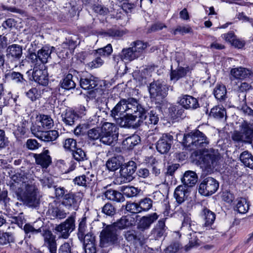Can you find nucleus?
<instances>
[{
  "instance_id": "nucleus-1",
  "label": "nucleus",
  "mask_w": 253,
  "mask_h": 253,
  "mask_svg": "<svg viewBox=\"0 0 253 253\" xmlns=\"http://www.w3.org/2000/svg\"><path fill=\"white\" fill-rule=\"evenodd\" d=\"M12 178L13 182L11 188L21 196L24 203L32 208L39 207L41 196L36 186L28 180L27 177L20 173L14 175Z\"/></svg>"
},
{
  "instance_id": "nucleus-2",
  "label": "nucleus",
  "mask_w": 253,
  "mask_h": 253,
  "mask_svg": "<svg viewBox=\"0 0 253 253\" xmlns=\"http://www.w3.org/2000/svg\"><path fill=\"white\" fill-rule=\"evenodd\" d=\"M87 134L90 140L99 139L100 142L104 145L114 146L118 139V128L114 124L105 122L101 127L89 129Z\"/></svg>"
},
{
  "instance_id": "nucleus-3",
  "label": "nucleus",
  "mask_w": 253,
  "mask_h": 253,
  "mask_svg": "<svg viewBox=\"0 0 253 253\" xmlns=\"http://www.w3.org/2000/svg\"><path fill=\"white\" fill-rule=\"evenodd\" d=\"M183 140L185 146L191 150H201L209 143L207 136L198 130L185 134Z\"/></svg>"
},
{
  "instance_id": "nucleus-4",
  "label": "nucleus",
  "mask_w": 253,
  "mask_h": 253,
  "mask_svg": "<svg viewBox=\"0 0 253 253\" xmlns=\"http://www.w3.org/2000/svg\"><path fill=\"white\" fill-rule=\"evenodd\" d=\"M231 137L234 141L251 144L253 138V125L244 121L240 126V130L234 131Z\"/></svg>"
},
{
  "instance_id": "nucleus-5",
  "label": "nucleus",
  "mask_w": 253,
  "mask_h": 253,
  "mask_svg": "<svg viewBox=\"0 0 253 253\" xmlns=\"http://www.w3.org/2000/svg\"><path fill=\"white\" fill-rule=\"evenodd\" d=\"M202 161L203 167L208 171L213 169L221 159V156L217 150L213 148L204 149L202 151Z\"/></svg>"
},
{
  "instance_id": "nucleus-6",
  "label": "nucleus",
  "mask_w": 253,
  "mask_h": 253,
  "mask_svg": "<svg viewBox=\"0 0 253 253\" xmlns=\"http://www.w3.org/2000/svg\"><path fill=\"white\" fill-rule=\"evenodd\" d=\"M100 246L107 247L114 244L118 240L117 229L112 224L107 225L100 233Z\"/></svg>"
},
{
  "instance_id": "nucleus-7",
  "label": "nucleus",
  "mask_w": 253,
  "mask_h": 253,
  "mask_svg": "<svg viewBox=\"0 0 253 253\" xmlns=\"http://www.w3.org/2000/svg\"><path fill=\"white\" fill-rule=\"evenodd\" d=\"M219 187L218 181L211 177L204 178L199 187V192L202 195L208 196L214 193Z\"/></svg>"
},
{
  "instance_id": "nucleus-8",
  "label": "nucleus",
  "mask_w": 253,
  "mask_h": 253,
  "mask_svg": "<svg viewBox=\"0 0 253 253\" xmlns=\"http://www.w3.org/2000/svg\"><path fill=\"white\" fill-rule=\"evenodd\" d=\"M169 87L172 90V87L166 86L157 81L150 84L149 91L152 98H154L156 100L163 99L167 95Z\"/></svg>"
},
{
  "instance_id": "nucleus-9",
  "label": "nucleus",
  "mask_w": 253,
  "mask_h": 253,
  "mask_svg": "<svg viewBox=\"0 0 253 253\" xmlns=\"http://www.w3.org/2000/svg\"><path fill=\"white\" fill-rule=\"evenodd\" d=\"M75 217L72 215L68 217L64 222L57 225L55 230L60 233V237L67 239L70 234L75 229Z\"/></svg>"
},
{
  "instance_id": "nucleus-10",
  "label": "nucleus",
  "mask_w": 253,
  "mask_h": 253,
  "mask_svg": "<svg viewBox=\"0 0 253 253\" xmlns=\"http://www.w3.org/2000/svg\"><path fill=\"white\" fill-rule=\"evenodd\" d=\"M32 78L34 81L39 84L45 86L48 83L47 70L44 65H40L39 67L35 66L32 73Z\"/></svg>"
},
{
  "instance_id": "nucleus-11",
  "label": "nucleus",
  "mask_w": 253,
  "mask_h": 253,
  "mask_svg": "<svg viewBox=\"0 0 253 253\" xmlns=\"http://www.w3.org/2000/svg\"><path fill=\"white\" fill-rule=\"evenodd\" d=\"M23 54L22 46L13 44L8 46L6 49V57L11 63L16 64L20 62V59Z\"/></svg>"
},
{
  "instance_id": "nucleus-12",
  "label": "nucleus",
  "mask_w": 253,
  "mask_h": 253,
  "mask_svg": "<svg viewBox=\"0 0 253 253\" xmlns=\"http://www.w3.org/2000/svg\"><path fill=\"white\" fill-rule=\"evenodd\" d=\"M136 169V163L132 161H129L125 165L123 166L120 173L124 182H128L133 179V174Z\"/></svg>"
},
{
  "instance_id": "nucleus-13",
  "label": "nucleus",
  "mask_w": 253,
  "mask_h": 253,
  "mask_svg": "<svg viewBox=\"0 0 253 253\" xmlns=\"http://www.w3.org/2000/svg\"><path fill=\"white\" fill-rule=\"evenodd\" d=\"M125 104L127 114L138 115V118L143 117L144 108L139 104L136 99L133 98L126 99Z\"/></svg>"
},
{
  "instance_id": "nucleus-14",
  "label": "nucleus",
  "mask_w": 253,
  "mask_h": 253,
  "mask_svg": "<svg viewBox=\"0 0 253 253\" xmlns=\"http://www.w3.org/2000/svg\"><path fill=\"white\" fill-rule=\"evenodd\" d=\"M173 136L169 134H164L156 144L157 151L161 154H166L170 150L173 143Z\"/></svg>"
},
{
  "instance_id": "nucleus-15",
  "label": "nucleus",
  "mask_w": 253,
  "mask_h": 253,
  "mask_svg": "<svg viewBox=\"0 0 253 253\" xmlns=\"http://www.w3.org/2000/svg\"><path fill=\"white\" fill-rule=\"evenodd\" d=\"M80 201L81 198L79 195L73 193H69L64 195L62 204L68 209L77 211L79 203Z\"/></svg>"
},
{
  "instance_id": "nucleus-16",
  "label": "nucleus",
  "mask_w": 253,
  "mask_h": 253,
  "mask_svg": "<svg viewBox=\"0 0 253 253\" xmlns=\"http://www.w3.org/2000/svg\"><path fill=\"white\" fill-rule=\"evenodd\" d=\"M126 240L131 244L142 245L144 243V237L137 230L130 229L124 232Z\"/></svg>"
},
{
  "instance_id": "nucleus-17",
  "label": "nucleus",
  "mask_w": 253,
  "mask_h": 253,
  "mask_svg": "<svg viewBox=\"0 0 253 253\" xmlns=\"http://www.w3.org/2000/svg\"><path fill=\"white\" fill-rule=\"evenodd\" d=\"M42 235L44 240L43 246L48 249L50 253H56L57 243L55 236L48 230H44Z\"/></svg>"
},
{
  "instance_id": "nucleus-18",
  "label": "nucleus",
  "mask_w": 253,
  "mask_h": 253,
  "mask_svg": "<svg viewBox=\"0 0 253 253\" xmlns=\"http://www.w3.org/2000/svg\"><path fill=\"white\" fill-rule=\"evenodd\" d=\"M158 217L159 215L156 212L142 216L137 223V229L141 231L148 229Z\"/></svg>"
},
{
  "instance_id": "nucleus-19",
  "label": "nucleus",
  "mask_w": 253,
  "mask_h": 253,
  "mask_svg": "<svg viewBox=\"0 0 253 253\" xmlns=\"http://www.w3.org/2000/svg\"><path fill=\"white\" fill-rule=\"evenodd\" d=\"M138 118V115L135 114H128L126 113V115H124L121 118L116 121V122L122 127H135L137 126L135 123L136 119Z\"/></svg>"
},
{
  "instance_id": "nucleus-20",
  "label": "nucleus",
  "mask_w": 253,
  "mask_h": 253,
  "mask_svg": "<svg viewBox=\"0 0 253 253\" xmlns=\"http://www.w3.org/2000/svg\"><path fill=\"white\" fill-rule=\"evenodd\" d=\"M49 153L48 150H45L41 154H34V157L36 164L41 165L43 168H47L51 163Z\"/></svg>"
},
{
  "instance_id": "nucleus-21",
  "label": "nucleus",
  "mask_w": 253,
  "mask_h": 253,
  "mask_svg": "<svg viewBox=\"0 0 253 253\" xmlns=\"http://www.w3.org/2000/svg\"><path fill=\"white\" fill-rule=\"evenodd\" d=\"M166 218H163L158 221L151 231V235L156 240H159L165 235L167 227L165 225Z\"/></svg>"
},
{
  "instance_id": "nucleus-22",
  "label": "nucleus",
  "mask_w": 253,
  "mask_h": 253,
  "mask_svg": "<svg viewBox=\"0 0 253 253\" xmlns=\"http://www.w3.org/2000/svg\"><path fill=\"white\" fill-rule=\"evenodd\" d=\"M237 94L238 97L237 108L245 114L253 117V110L247 105L246 93L242 92Z\"/></svg>"
},
{
  "instance_id": "nucleus-23",
  "label": "nucleus",
  "mask_w": 253,
  "mask_h": 253,
  "mask_svg": "<svg viewBox=\"0 0 253 253\" xmlns=\"http://www.w3.org/2000/svg\"><path fill=\"white\" fill-rule=\"evenodd\" d=\"M201 215L204 221L203 226L210 228L215 219V214L207 208H204L201 213Z\"/></svg>"
},
{
  "instance_id": "nucleus-24",
  "label": "nucleus",
  "mask_w": 253,
  "mask_h": 253,
  "mask_svg": "<svg viewBox=\"0 0 253 253\" xmlns=\"http://www.w3.org/2000/svg\"><path fill=\"white\" fill-rule=\"evenodd\" d=\"M135 224V219L131 215L122 216L117 222L112 224L114 227L119 229H123L132 226Z\"/></svg>"
},
{
  "instance_id": "nucleus-25",
  "label": "nucleus",
  "mask_w": 253,
  "mask_h": 253,
  "mask_svg": "<svg viewBox=\"0 0 253 253\" xmlns=\"http://www.w3.org/2000/svg\"><path fill=\"white\" fill-rule=\"evenodd\" d=\"M180 104L187 109H195L199 105L196 98L190 95H184L180 100Z\"/></svg>"
},
{
  "instance_id": "nucleus-26",
  "label": "nucleus",
  "mask_w": 253,
  "mask_h": 253,
  "mask_svg": "<svg viewBox=\"0 0 253 253\" xmlns=\"http://www.w3.org/2000/svg\"><path fill=\"white\" fill-rule=\"evenodd\" d=\"M125 103L126 99H121L111 111V116L116 121L124 116V113L126 112Z\"/></svg>"
},
{
  "instance_id": "nucleus-27",
  "label": "nucleus",
  "mask_w": 253,
  "mask_h": 253,
  "mask_svg": "<svg viewBox=\"0 0 253 253\" xmlns=\"http://www.w3.org/2000/svg\"><path fill=\"white\" fill-rule=\"evenodd\" d=\"M63 122L68 126H73L78 119V115L71 109H66L61 114Z\"/></svg>"
},
{
  "instance_id": "nucleus-28",
  "label": "nucleus",
  "mask_w": 253,
  "mask_h": 253,
  "mask_svg": "<svg viewBox=\"0 0 253 253\" xmlns=\"http://www.w3.org/2000/svg\"><path fill=\"white\" fill-rule=\"evenodd\" d=\"M188 190L186 186L179 185L175 189L174 197L179 204H182L188 197Z\"/></svg>"
},
{
  "instance_id": "nucleus-29",
  "label": "nucleus",
  "mask_w": 253,
  "mask_h": 253,
  "mask_svg": "<svg viewBox=\"0 0 253 253\" xmlns=\"http://www.w3.org/2000/svg\"><path fill=\"white\" fill-rule=\"evenodd\" d=\"M198 176L195 172L191 170L186 171L182 178L184 186L192 187L197 181Z\"/></svg>"
},
{
  "instance_id": "nucleus-30",
  "label": "nucleus",
  "mask_w": 253,
  "mask_h": 253,
  "mask_svg": "<svg viewBox=\"0 0 253 253\" xmlns=\"http://www.w3.org/2000/svg\"><path fill=\"white\" fill-rule=\"evenodd\" d=\"M144 116L142 118H139L138 122H143L145 121V123L147 125L157 124L159 121V118L153 110H152L147 115V111L144 109Z\"/></svg>"
},
{
  "instance_id": "nucleus-31",
  "label": "nucleus",
  "mask_w": 253,
  "mask_h": 253,
  "mask_svg": "<svg viewBox=\"0 0 253 253\" xmlns=\"http://www.w3.org/2000/svg\"><path fill=\"white\" fill-rule=\"evenodd\" d=\"M80 86L84 89H91L97 85V81L95 78L91 75L82 77L80 81Z\"/></svg>"
},
{
  "instance_id": "nucleus-32",
  "label": "nucleus",
  "mask_w": 253,
  "mask_h": 253,
  "mask_svg": "<svg viewBox=\"0 0 253 253\" xmlns=\"http://www.w3.org/2000/svg\"><path fill=\"white\" fill-rule=\"evenodd\" d=\"M130 45L137 58H138L144 52L148 46V43L141 41H136L132 42Z\"/></svg>"
},
{
  "instance_id": "nucleus-33",
  "label": "nucleus",
  "mask_w": 253,
  "mask_h": 253,
  "mask_svg": "<svg viewBox=\"0 0 253 253\" xmlns=\"http://www.w3.org/2000/svg\"><path fill=\"white\" fill-rule=\"evenodd\" d=\"M104 196L108 200L116 202H123L125 200L121 193L112 189L106 190L104 193Z\"/></svg>"
},
{
  "instance_id": "nucleus-34",
  "label": "nucleus",
  "mask_w": 253,
  "mask_h": 253,
  "mask_svg": "<svg viewBox=\"0 0 253 253\" xmlns=\"http://www.w3.org/2000/svg\"><path fill=\"white\" fill-rule=\"evenodd\" d=\"M188 71V68H184L182 67H179L177 69H172V66H171V72L170 73V79L171 81H177L179 79L184 77Z\"/></svg>"
},
{
  "instance_id": "nucleus-35",
  "label": "nucleus",
  "mask_w": 253,
  "mask_h": 253,
  "mask_svg": "<svg viewBox=\"0 0 253 253\" xmlns=\"http://www.w3.org/2000/svg\"><path fill=\"white\" fill-rule=\"evenodd\" d=\"M230 74L235 79H244L248 78L249 70L243 67L235 68L231 70Z\"/></svg>"
},
{
  "instance_id": "nucleus-36",
  "label": "nucleus",
  "mask_w": 253,
  "mask_h": 253,
  "mask_svg": "<svg viewBox=\"0 0 253 253\" xmlns=\"http://www.w3.org/2000/svg\"><path fill=\"white\" fill-rule=\"evenodd\" d=\"M139 141L140 139L137 135H132L126 138L123 141L122 144L125 149L130 150L137 144Z\"/></svg>"
},
{
  "instance_id": "nucleus-37",
  "label": "nucleus",
  "mask_w": 253,
  "mask_h": 253,
  "mask_svg": "<svg viewBox=\"0 0 253 253\" xmlns=\"http://www.w3.org/2000/svg\"><path fill=\"white\" fill-rule=\"evenodd\" d=\"M240 159L246 167L253 169V156L249 151L243 152L240 155Z\"/></svg>"
},
{
  "instance_id": "nucleus-38",
  "label": "nucleus",
  "mask_w": 253,
  "mask_h": 253,
  "mask_svg": "<svg viewBox=\"0 0 253 253\" xmlns=\"http://www.w3.org/2000/svg\"><path fill=\"white\" fill-rule=\"evenodd\" d=\"M58 137V132L57 130H44L40 135L39 139L45 142H49L55 140Z\"/></svg>"
},
{
  "instance_id": "nucleus-39",
  "label": "nucleus",
  "mask_w": 253,
  "mask_h": 253,
  "mask_svg": "<svg viewBox=\"0 0 253 253\" xmlns=\"http://www.w3.org/2000/svg\"><path fill=\"white\" fill-rule=\"evenodd\" d=\"M51 50L47 47H43L38 51V56L41 64L47 63L48 59L50 57Z\"/></svg>"
},
{
  "instance_id": "nucleus-40",
  "label": "nucleus",
  "mask_w": 253,
  "mask_h": 253,
  "mask_svg": "<svg viewBox=\"0 0 253 253\" xmlns=\"http://www.w3.org/2000/svg\"><path fill=\"white\" fill-rule=\"evenodd\" d=\"M77 40L78 38L75 35L66 38L65 41L62 43L61 46L63 48L72 51L77 46Z\"/></svg>"
},
{
  "instance_id": "nucleus-41",
  "label": "nucleus",
  "mask_w": 253,
  "mask_h": 253,
  "mask_svg": "<svg viewBox=\"0 0 253 253\" xmlns=\"http://www.w3.org/2000/svg\"><path fill=\"white\" fill-rule=\"evenodd\" d=\"M249 209V204L245 198H240L238 200L235 210L240 213H246Z\"/></svg>"
},
{
  "instance_id": "nucleus-42",
  "label": "nucleus",
  "mask_w": 253,
  "mask_h": 253,
  "mask_svg": "<svg viewBox=\"0 0 253 253\" xmlns=\"http://www.w3.org/2000/svg\"><path fill=\"white\" fill-rule=\"evenodd\" d=\"M153 203V201L149 198H145L140 200V201L138 203L140 212L149 211L150 209L152 208Z\"/></svg>"
},
{
  "instance_id": "nucleus-43",
  "label": "nucleus",
  "mask_w": 253,
  "mask_h": 253,
  "mask_svg": "<svg viewBox=\"0 0 253 253\" xmlns=\"http://www.w3.org/2000/svg\"><path fill=\"white\" fill-rule=\"evenodd\" d=\"M73 76L71 74H68L63 79L61 84L62 88L66 89H71L75 87L76 84L73 80Z\"/></svg>"
},
{
  "instance_id": "nucleus-44",
  "label": "nucleus",
  "mask_w": 253,
  "mask_h": 253,
  "mask_svg": "<svg viewBox=\"0 0 253 253\" xmlns=\"http://www.w3.org/2000/svg\"><path fill=\"white\" fill-rule=\"evenodd\" d=\"M39 124L45 129H49L53 126V121L50 116L42 115L40 116Z\"/></svg>"
},
{
  "instance_id": "nucleus-45",
  "label": "nucleus",
  "mask_w": 253,
  "mask_h": 253,
  "mask_svg": "<svg viewBox=\"0 0 253 253\" xmlns=\"http://www.w3.org/2000/svg\"><path fill=\"white\" fill-rule=\"evenodd\" d=\"M106 167L110 171H115L121 166V162L117 157H113L109 159L106 164Z\"/></svg>"
},
{
  "instance_id": "nucleus-46",
  "label": "nucleus",
  "mask_w": 253,
  "mask_h": 253,
  "mask_svg": "<svg viewBox=\"0 0 253 253\" xmlns=\"http://www.w3.org/2000/svg\"><path fill=\"white\" fill-rule=\"evenodd\" d=\"M122 58L126 60L131 61L137 58L131 47L124 48L121 52Z\"/></svg>"
},
{
  "instance_id": "nucleus-47",
  "label": "nucleus",
  "mask_w": 253,
  "mask_h": 253,
  "mask_svg": "<svg viewBox=\"0 0 253 253\" xmlns=\"http://www.w3.org/2000/svg\"><path fill=\"white\" fill-rule=\"evenodd\" d=\"M214 94L218 100L223 99L226 95V88L223 84L217 85L214 89Z\"/></svg>"
},
{
  "instance_id": "nucleus-48",
  "label": "nucleus",
  "mask_w": 253,
  "mask_h": 253,
  "mask_svg": "<svg viewBox=\"0 0 253 253\" xmlns=\"http://www.w3.org/2000/svg\"><path fill=\"white\" fill-rule=\"evenodd\" d=\"M226 115L224 108L216 106L211 109L210 116L217 119L223 118Z\"/></svg>"
},
{
  "instance_id": "nucleus-49",
  "label": "nucleus",
  "mask_w": 253,
  "mask_h": 253,
  "mask_svg": "<svg viewBox=\"0 0 253 253\" xmlns=\"http://www.w3.org/2000/svg\"><path fill=\"white\" fill-rule=\"evenodd\" d=\"M189 235L190 238H189V244L185 247V251H189L191 248L198 247L200 245L196 232L191 233Z\"/></svg>"
},
{
  "instance_id": "nucleus-50",
  "label": "nucleus",
  "mask_w": 253,
  "mask_h": 253,
  "mask_svg": "<svg viewBox=\"0 0 253 253\" xmlns=\"http://www.w3.org/2000/svg\"><path fill=\"white\" fill-rule=\"evenodd\" d=\"M86 218L85 217H83L79 225L78 236L81 241L83 240V236L87 233L86 230Z\"/></svg>"
},
{
  "instance_id": "nucleus-51",
  "label": "nucleus",
  "mask_w": 253,
  "mask_h": 253,
  "mask_svg": "<svg viewBox=\"0 0 253 253\" xmlns=\"http://www.w3.org/2000/svg\"><path fill=\"white\" fill-rule=\"evenodd\" d=\"M27 96L32 101L40 98L41 97V91L36 87L30 89L26 93Z\"/></svg>"
},
{
  "instance_id": "nucleus-52",
  "label": "nucleus",
  "mask_w": 253,
  "mask_h": 253,
  "mask_svg": "<svg viewBox=\"0 0 253 253\" xmlns=\"http://www.w3.org/2000/svg\"><path fill=\"white\" fill-rule=\"evenodd\" d=\"M122 191L128 197L136 196L139 193L137 188L133 186H126L122 188Z\"/></svg>"
},
{
  "instance_id": "nucleus-53",
  "label": "nucleus",
  "mask_w": 253,
  "mask_h": 253,
  "mask_svg": "<svg viewBox=\"0 0 253 253\" xmlns=\"http://www.w3.org/2000/svg\"><path fill=\"white\" fill-rule=\"evenodd\" d=\"M102 211L106 215L112 216L116 213V210L112 204L107 203L103 207Z\"/></svg>"
},
{
  "instance_id": "nucleus-54",
  "label": "nucleus",
  "mask_w": 253,
  "mask_h": 253,
  "mask_svg": "<svg viewBox=\"0 0 253 253\" xmlns=\"http://www.w3.org/2000/svg\"><path fill=\"white\" fill-rule=\"evenodd\" d=\"M12 80L17 83L24 84L26 80L24 79L23 76L19 72H12L7 74Z\"/></svg>"
},
{
  "instance_id": "nucleus-55",
  "label": "nucleus",
  "mask_w": 253,
  "mask_h": 253,
  "mask_svg": "<svg viewBox=\"0 0 253 253\" xmlns=\"http://www.w3.org/2000/svg\"><path fill=\"white\" fill-rule=\"evenodd\" d=\"M13 241V238L10 233L7 232L0 233V245H6Z\"/></svg>"
},
{
  "instance_id": "nucleus-56",
  "label": "nucleus",
  "mask_w": 253,
  "mask_h": 253,
  "mask_svg": "<svg viewBox=\"0 0 253 253\" xmlns=\"http://www.w3.org/2000/svg\"><path fill=\"white\" fill-rule=\"evenodd\" d=\"M40 181L43 187L51 188L54 183L53 178L51 176L48 175L40 179Z\"/></svg>"
},
{
  "instance_id": "nucleus-57",
  "label": "nucleus",
  "mask_w": 253,
  "mask_h": 253,
  "mask_svg": "<svg viewBox=\"0 0 253 253\" xmlns=\"http://www.w3.org/2000/svg\"><path fill=\"white\" fill-rule=\"evenodd\" d=\"M72 153L73 157L78 161H84L85 158V154L84 152L81 148H77L76 150H74Z\"/></svg>"
},
{
  "instance_id": "nucleus-58",
  "label": "nucleus",
  "mask_w": 253,
  "mask_h": 253,
  "mask_svg": "<svg viewBox=\"0 0 253 253\" xmlns=\"http://www.w3.org/2000/svg\"><path fill=\"white\" fill-rule=\"evenodd\" d=\"M113 51L111 44H107L103 48H100L96 50V53L101 56H106L111 54Z\"/></svg>"
},
{
  "instance_id": "nucleus-59",
  "label": "nucleus",
  "mask_w": 253,
  "mask_h": 253,
  "mask_svg": "<svg viewBox=\"0 0 253 253\" xmlns=\"http://www.w3.org/2000/svg\"><path fill=\"white\" fill-rule=\"evenodd\" d=\"M77 142L73 138H68L65 140L64 147L65 149L73 151L76 148Z\"/></svg>"
},
{
  "instance_id": "nucleus-60",
  "label": "nucleus",
  "mask_w": 253,
  "mask_h": 253,
  "mask_svg": "<svg viewBox=\"0 0 253 253\" xmlns=\"http://www.w3.org/2000/svg\"><path fill=\"white\" fill-rule=\"evenodd\" d=\"M84 243V246L85 245H88L90 244H95V237L93 235V234L91 233H87L85 234L83 238V240Z\"/></svg>"
},
{
  "instance_id": "nucleus-61",
  "label": "nucleus",
  "mask_w": 253,
  "mask_h": 253,
  "mask_svg": "<svg viewBox=\"0 0 253 253\" xmlns=\"http://www.w3.org/2000/svg\"><path fill=\"white\" fill-rule=\"evenodd\" d=\"M44 129L43 127L40 124L37 125H33L31 127V131L32 133L37 138H39L40 136L42 133Z\"/></svg>"
},
{
  "instance_id": "nucleus-62",
  "label": "nucleus",
  "mask_w": 253,
  "mask_h": 253,
  "mask_svg": "<svg viewBox=\"0 0 253 253\" xmlns=\"http://www.w3.org/2000/svg\"><path fill=\"white\" fill-rule=\"evenodd\" d=\"M126 209L131 213H140L138 203H128L126 205Z\"/></svg>"
},
{
  "instance_id": "nucleus-63",
  "label": "nucleus",
  "mask_w": 253,
  "mask_h": 253,
  "mask_svg": "<svg viewBox=\"0 0 253 253\" xmlns=\"http://www.w3.org/2000/svg\"><path fill=\"white\" fill-rule=\"evenodd\" d=\"M26 147L31 150H34L38 149L41 145L36 139H29L26 143Z\"/></svg>"
},
{
  "instance_id": "nucleus-64",
  "label": "nucleus",
  "mask_w": 253,
  "mask_h": 253,
  "mask_svg": "<svg viewBox=\"0 0 253 253\" xmlns=\"http://www.w3.org/2000/svg\"><path fill=\"white\" fill-rule=\"evenodd\" d=\"M28 124V122L27 121L22 120L17 126L16 130L17 133L20 135L25 134L26 132Z\"/></svg>"
}]
</instances>
